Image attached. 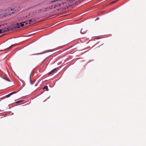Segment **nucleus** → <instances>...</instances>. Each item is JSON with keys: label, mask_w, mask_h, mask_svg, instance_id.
<instances>
[{"label": "nucleus", "mask_w": 146, "mask_h": 146, "mask_svg": "<svg viewBox=\"0 0 146 146\" xmlns=\"http://www.w3.org/2000/svg\"><path fill=\"white\" fill-rule=\"evenodd\" d=\"M80 33L82 34H84L86 33V31L84 29H82L81 30Z\"/></svg>", "instance_id": "obj_7"}, {"label": "nucleus", "mask_w": 146, "mask_h": 146, "mask_svg": "<svg viewBox=\"0 0 146 146\" xmlns=\"http://www.w3.org/2000/svg\"><path fill=\"white\" fill-rule=\"evenodd\" d=\"M99 19V17H97V18H96V20H98Z\"/></svg>", "instance_id": "obj_19"}, {"label": "nucleus", "mask_w": 146, "mask_h": 146, "mask_svg": "<svg viewBox=\"0 0 146 146\" xmlns=\"http://www.w3.org/2000/svg\"><path fill=\"white\" fill-rule=\"evenodd\" d=\"M70 2V0H53L49 4H51V9L61 7L60 9L63 10L68 8V5L70 6L71 5Z\"/></svg>", "instance_id": "obj_1"}, {"label": "nucleus", "mask_w": 146, "mask_h": 146, "mask_svg": "<svg viewBox=\"0 0 146 146\" xmlns=\"http://www.w3.org/2000/svg\"><path fill=\"white\" fill-rule=\"evenodd\" d=\"M116 1H113L112 2V3H115Z\"/></svg>", "instance_id": "obj_18"}, {"label": "nucleus", "mask_w": 146, "mask_h": 146, "mask_svg": "<svg viewBox=\"0 0 146 146\" xmlns=\"http://www.w3.org/2000/svg\"><path fill=\"white\" fill-rule=\"evenodd\" d=\"M16 93V92H13L10 93V94H8V95H7L6 96L7 97H9L11 95L14 94H15Z\"/></svg>", "instance_id": "obj_6"}, {"label": "nucleus", "mask_w": 146, "mask_h": 146, "mask_svg": "<svg viewBox=\"0 0 146 146\" xmlns=\"http://www.w3.org/2000/svg\"><path fill=\"white\" fill-rule=\"evenodd\" d=\"M5 80H6L9 81V82H11V80L7 77H6L5 78H3Z\"/></svg>", "instance_id": "obj_10"}, {"label": "nucleus", "mask_w": 146, "mask_h": 146, "mask_svg": "<svg viewBox=\"0 0 146 146\" xmlns=\"http://www.w3.org/2000/svg\"><path fill=\"white\" fill-rule=\"evenodd\" d=\"M4 10H1L0 11V16L1 15V14L4 15L3 13H4Z\"/></svg>", "instance_id": "obj_9"}, {"label": "nucleus", "mask_w": 146, "mask_h": 146, "mask_svg": "<svg viewBox=\"0 0 146 146\" xmlns=\"http://www.w3.org/2000/svg\"><path fill=\"white\" fill-rule=\"evenodd\" d=\"M25 25H27L28 24V23L27 22V21H25V22H21L20 23H17L16 25H14V27L15 28H18L20 27V25L21 27H23L25 25Z\"/></svg>", "instance_id": "obj_2"}, {"label": "nucleus", "mask_w": 146, "mask_h": 146, "mask_svg": "<svg viewBox=\"0 0 146 146\" xmlns=\"http://www.w3.org/2000/svg\"><path fill=\"white\" fill-rule=\"evenodd\" d=\"M56 70H57V68H55L53 69L50 72H49L48 73V74L50 75V74H51L52 73L54 72L55 71H56Z\"/></svg>", "instance_id": "obj_4"}, {"label": "nucleus", "mask_w": 146, "mask_h": 146, "mask_svg": "<svg viewBox=\"0 0 146 146\" xmlns=\"http://www.w3.org/2000/svg\"><path fill=\"white\" fill-rule=\"evenodd\" d=\"M31 84H33V83H32L31 81Z\"/></svg>", "instance_id": "obj_20"}, {"label": "nucleus", "mask_w": 146, "mask_h": 146, "mask_svg": "<svg viewBox=\"0 0 146 146\" xmlns=\"http://www.w3.org/2000/svg\"><path fill=\"white\" fill-rule=\"evenodd\" d=\"M3 29H4V32H6L7 31H10V28H5Z\"/></svg>", "instance_id": "obj_5"}, {"label": "nucleus", "mask_w": 146, "mask_h": 146, "mask_svg": "<svg viewBox=\"0 0 146 146\" xmlns=\"http://www.w3.org/2000/svg\"><path fill=\"white\" fill-rule=\"evenodd\" d=\"M31 54L30 56H33V55H38V54Z\"/></svg>", "instance_id": "obj_14"}, {"label": "nucleus", "mask_w": 146, "mask_h": 146, "mask_svg": "<svg viewBox=\"0 0 146 146\" xmlns=\"http://www.w3.org/2000/svg\"><path fill=\"white\" fill-rule=\"evenodd\" d=\"M9 11L11 12V11H13V10L12 9L10 8L9 9Z\"/></svg>", "instance_id": "obj_13"}, {"label": "nucleus", "mask_w": 146, "mask_h": 146, "mask_svg": "<svg viewBox=\"0 0 146 146\" xmlns=\"http://www.w3.org/2000/svg\"><path fill=\"white\" fill-rule=\"evenodd\" d=\"M14 46V45H13V44H12V45H11V46L9 47V48H11L12 47V46Z\"/></svg>", "instance_id": "obj_15"}, {"label": "nucleus", "mask_w": 146, "mask_h": 146, "mask_svg": "<svg viewBox=\"0 0 146 146\" xmlns=\"http://www.w3.org/2000/svg\"><path fill=\"white\" fill-rule=\"evenodd\" d=\"M20 102V101L18 102H17V103H18V102Z\"/></svg>", "instance_id": "obj_21"}, {"label": "nucleus", "mask_w": 146, "mask_h": 146, "mask_svg": "<svg viewBox=\"0 0 146 146\" xmlns=\"http://www.w3.org/2000/svg\"><path fill=\"white\" fill-rule=\"evenodd\" d=\"M4 26V25L2 24V25H0V27H1V26Z\"/></svg>", "instance_id": "obj_17"}, {"label": "nucleus", "mask_w": 146, "mask_h": 146, "mask_svg": "<svg viewBox=\"0 0 146 146\" xmlns=\"http://www.w3.org/2000/svg\"><path fill=\"white\" fill-rule=\"evenodd\" d=\"M4 29H1L0 30V33H4Z\"/></svg>", "instance_id": "obj_12"}, {"label": "nucleus", "mask_w": 146, "mask_h": 146, "mask_svg": "<svg viewBox=\"0 0 146 146\" xmlns=\"http://www.w3.org/2000/svg\"><path fill=\"white\" fill-rule=\"evenodd\" d=\"M84 0H75V1L76 3L80 2H81L82 1H83Z\"/></svg>", "instance_id": "obj_11"}, {"label": "nucleus", "mask_w": 146, "mask_h": 146, "mask_svg": "<svg viewBox=\"0 0 146 146\" xmlns=\"http://www.w3.org/2000/svg\"><path fill=\"white\" fill-rule=\"evenodd\" d=\"M33 13V15H34V14H35V13Z\"/></svg>", "instance_id": "obj_22"}, {"label": "nucleus", "mask_w": 146, "mask_h": 146, "mask_svg": "<svg viewBox=\"0 0 146 146\" xmlns=\"http://www.w3.org/2000/svg\"><path fill=\"white\" fill-rule=\"evenodd\" d=\"M14 12H10V13L9 14V15H11L12 13H13Z\"/></svg>", "instance_id": "obj_16"}, {"label": "nucleus", "mask_w": 146, "mask_h": 146, "mask_svg": "<svg viewBox=\"0 0 146 146\" xmlns=\"http://www.w3.org/2000/svg\"><path fill=\"white\" fill-rule=\"evenodd\" d=\"M35 21V19L33 18L31 19H30L29 20L27 21V22L29 24H30L32 23H33Z\"/></svg>", "instance_id": "obj_3"}, {"label": "nucleus", "mask_w": 146, "mask_h": 146, "mask_svg": "<svg viewBox=\"0 0 146 146\" xmlns=\"http://www.w3.org/2000/svg\"><path fill=\"white\" fill-rule=\"evenodd\" d=\"M46 89L47 90V91H48V86H46L44 87V88H43V89Z\"/></svg>", "instance_id": "obj_8"}]
</instances>
